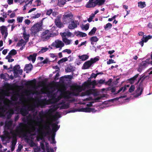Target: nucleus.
<instances>
[{
  "mask_svg": "<svg viewBox=\"0 0 152 152\" xmlns=\"http://www.w3.org/2000/svg\"><path fill=\"white\" fill-rule=\"evenodd\" d=\"M24 124L23 123H20L19 126L16 128V131L19 134L22 135L23 137H26V134L24 131Z\"/></svg>",
  "mask_w": 152,
  "mask_h": 152,
  "instance_id": "obj_4",
  "label": "nucleus"
},
{
  "mask_svg": "<svg viewBox=\"0 0 152 152\" xmlns=\"http://www.w3.org/2000/svg\"><path fill=\"white\" fill-rule=\"evenodd\" d=\"M54 22L56 26L61 28L64 27L63 24L61 22V17L58 16L55 19Z\"/></svg>",
  "mask_w": 152,
  "mask_h": 152,
  "instance_id": "obj_12",
  "label": "nucleus"
},
{
  "mask_svg": "<svg viewBox=\"0 0 152 152\" xmlns=\"http://www.w3.org/2000/svg\"><path fill=\"white\" fill-rule=\"evenodd\" d=\"M76 35L77 37H85L87 36L86 33L80 31H78L76 33Z\"/></svg>",
  "mask_w": 152,
  "mask_h": 152,
  "instance_id": "obj_30",
  "label": "nucleus"
},
{
  "mask_svg": "<svg viewBox=\"0 0 152 152\" xmlns=\"http://www.w3.org/2000/svg\"><path fill=\"white\" fill-rule=\"evenodd\" d=\"M58 122L53 123L52 124V131L54 132H56L59 129L60 126L57 125Z\"/></svg>",
  "mask_w": 152,
  "mask_h": 152,
  "instance_id": "obj_20",
  "label": "nucleus"
},
{
  "mask_svg": "<svg viewBox=\"0 0 152 152\" xmlns=\"http://www.w3.org/2000/svg\"><path fill=\"white\" fill-rule=\"evenodd\" d=\"M73 68L72 66L68 67L65 69V71L67 72H70L72 71Z\"/></svg>",
  "mask_w": 152,
  "mask_h": 152,
  "instance_id": "obj_54",
  "label": "nucleus"
},
{
  "mask_svg": "<svg viewBox=\"0 0 152 152\" xmlns=\"http://www.w3.org/2000/svg\"><path fill=\"white\" fill-rule=\"evenodd\" d=\"M68 61V58L67 57H65L64 58H62L58 61V63L60 64H61L63 63V62H66Z\"/></svg>",
  "mask_w": 152,
  "mask_h": 152,
  "instance_id": "obj_38",
  "label": "nucleus"
},
{
  "mask_svg": "<svg viewBox=\"0 0 152 152\" xmlns=\"http://www.w3.org/2000/svg\"><path fill=\"white\" fill-rule=\"evenodd\" d=\"M112 24L111 23H108L104 26V28L105 30L107 29V28L110 29L112 28Z\"/></svg>",
  "mask_w": 152,
  "mask_h": 152,
  "instance_id": "obj_40",
  "label": "nucleus"
},
{
  "mask_svg": "<svg viewBox=\"0 0 152 152\" xmlns=\"http://www.w3.org/2000/svg\"><path fill=\"white\" fill-rule=\"evenodd\" d=\"M95 110L94 108H92L89 107H86L84 108H81L78 110H74L70 111V112H75L76 111H81L85 112H93L94 110Z\"/></svg>",
  "mask_w": 152,
  "mask_h": 152,
  "instance_id": "obj_10",
  "label": "nucleus"
},
{
  "mask_svg": "<svg viewBox=\"0 0 152 152\" xmlns=\"http://www.w3.org/2000/svg\"><path fill=\"white\" fill-rule=\"evenodd\" d=\"M53 10L52 9H50L48 10L47 11L46 15H50L52 13Z\"/></svg>",
  "mask_w": 152,
  "mask_h": 152,
  "instance_id": "obj_55",
  "label": "nucleus"
},
{
  "mask_svg": "<svg viewBox=\"0 0 152 152\" xmlns=\"http://www.w3.org/2000/svg\"><path fill=\"white\" fill-rule=\"evenodd\" d=\"M135 86L134 85H132L131 86L130 88L129 89V93L132 92L134 90Z\"/></svg>",
  "mask_w": 152,
  "mask_h": 152,
  "instance_id": "obj_45",
  "label": "nucleus"
},
{
  "mask_svg": "<svg viewBox=\"0 0 152 152\" xmlns=\"http://www.w3.org/2000/svg\"><path fill=\"white\" fill-rule=\"evenodd\" d=\"M78 57L79 58L81 59L82 61H85L88 58L89 56L85 54L82 56H79Z\"/></svg>",
  "mask_w": 152,
  "mask_h": 152,
  "instance_id": "obj_27",
  "label": "nucleus"
},
{
  "mask_svg": "<svg viewBox=\"0 0 152 152\" xmlns=\"http://www.w3.org/2000/svg\"><path fill=\"white\" fill-rule=\"evenodd\" d=\"M45 115V113L42 111H41L39 113V118H44Z\"/></svg>",
  "mask_w": 152,
  "mask_h": 152,
  "instance_id": "obj_50",
  "label": "nucleus"
},
{
  "mask_svg": "<svg viewBox=\"0 0 152 152\" xmlns=\"http://www.w3.org/2000/svg\"><path fill=\"white\" fill-rule=\"evenodd\" d=\"M17 141L16 138L15 137H13L12 141V144L11 145V150L13 151L14 150L15 146L16 145Z\"/></svg>",
  "mask_w": 152,
  "mask_h": 152,
  "instance_id": "obj_19",
  "label": "nucleus"
},
{
  "mask_svg": "<svg viewBox=\"0 0 152 152\" xmlns=\"http://www.w3.org/2000/svg\"><path fill=\"white\" fill-rule=\"evenodd\" d=\"M95 17L94 15L93 14H92L89 17V18L88 19V22H90L92 21L93 18Z\"/></svg>",
  "mask_w": 152,
  "mask_h": 152,
  "instance_id": "obj_46",
  "label": "nucleus"
},
{
  "mask_svg": "<svg viewBox=\"0 0 152 152\" xmlns=\"http://www.w3.org/2000/svg\"><path fill=\"white\" fill-rule=\"evenodd\" d=\"M38 119H39L40 121H38L37 122V125L39 124L40 123L43 122H44V120L43 119V118H38Z\"/></svg>",
  "mask_w": 152,
  "mask_h": 152,
  "instance_id": "obj_58",
  "label": "nucleus"
},
{
  "mask_svg": "<svg viewBox=\"0 0 152 152\" xmlns=\"http://www.w3.org/2000/svg\"><path fill=\"white\" fill-rule=\"evenodd\" d=\"M73 15L71 12L65 13L63 15L62 20L64 24L70 23L73 20Z\"/></svg>",
  "mask_w": 152,
  "mask_h": 152,
  "instance_id": "obj_2",
  "label": "nucleus"
},
{
  "mask_svg": "<svg viewBox=\"0 0 152 152\" xmlns=\"http://www.w3.org/2000/svg\"><path fill=\"white\" fill-rule=\"evenodd\" d=\"M115 63V62H114V60L112 59H109L108 61H107V63L108 64H109L112 63Z\"/></svg>",
  "mask_w": 152,
  "mask_h": 152,
  "instance_id": "obj_63",
  "label": "nucleus"
},
{
  "mask_svg": "<svg viewBox=\"0 0 152 152\" xmlns=\"http://www.w3.org/2000/svg\"><path fill=\"white\" fill-rule=\"evenodd\" d=\"M90 40L91 41V43L92 45L94 44V42H96L98 41L99 39L96 36H93L91 37Z\"/></svg>",
  "mask_w": 152,
  "mask_h": 152,
  "instance_id": "obj_28",
  "label": "nucleus"
},
{
  "mask_svg": "<svg viewBox=\"0 0 152 152\" xmlns=\"http://www.w3.org/2000/svg\"><path fill=\"white\" fill-rule=\"evenodd\" d=\"M97 84L98 83H97V82L95 80H94L92 81L90 84L91 86L92 85L93 88H94V86Z\"/></svg>",
  "mask_w": 152,
  "mask_h": 152,
  "instance_id": "obj_53",
  "label": "nucleus"
},
{
  "mask_svg": "<svg viewBox=\"0 0 152 152\" xmlns=\"http://www.w3.org/2000/svg\"><path fill=\"white\" fill-rule=\"evenodd\" d=\"M41 15V13H37V14L35 15L34 16L32 17V18H36L39 17Z\"/></svg>",
  "mask_w": 152,
  "mask_h": 152,
  "instance_id": "obj_57",
  "label": "nucleus"
},
{
  "mask_svg": "<svg viewBox=\"0 0 152 152\" xmlns=\"http://www.w3.org/2000/svg\"><path fill=\"white\" fill-rule=\"evenodd\" d=\"M44 19V18L42 19V20L41 21L40 23L35 24L32 27L31 31L32 33L34 35L36 34L39 31H41L43 29L42 28V21Z\"/></svg>",
  "mask_w": 152,
  "mask_h": 152,
  "instance_id": "obj_1",
  "label": "nucleus"
},
{
  "mask_svg": "<svg viewBox=\"0 0 152 152\" xmlns=\"http://www.w3.org/2000/svg\"><path fill=\"white\" fill-rule=\"evenodd\" d=\"M33 68L32 65L31 64H27L25 65L24 69V70L27 71L26 72L27 73H28L27 71H31Z\"/></svg>",
  "mask_w": 152,
  "mask_h": 152,
  "instance_id": "obj_23",
  "label": "nucleus"
},
{
  "mask_svg": "<svg viewBox=\"0 0 152 152\" xmlns=\"http://www.w3.org/2000/svg\"><path fill=\"white\" fill-rule=\"evenodd\" d=\"M96 30L97 29L96 27H93L91 31L88 33V35L89 36H91L94 34L95 33Z\"/></svg>",
  "mask_w": 152,
  "mask_h": 152,
  "instance_id": "obj_35",
  "label": "nucleus"
},
{
  "mask_svg": "<svg viewBox=\"0 0 152 152\" xmlns=\"http://www.w3.org/2000/svg\"><path fill=\"white\" fill-rule=\"evenodd\" d=\"M14 112L13 110L12 109H10L9 110L7 113V118L8 119H10L12 115L14 114Z\"/></svg>",
  "mask_w": 152,
  "mask_h": 152,
  "instance_id": "obj_26",
  "label": "nucleus"
},
{
  "mask_svg": "<svg viewBox=\"0 0 152 152\" xmlns=\"http://www.w3.org/2000/svg\"><path fill=\"white\" fill-rule=\"evenodd\" d=\"M62 52H66L68 54H70L71 52V50L70 49H66L64 50H63L62 51Z\"/></svg>",
  "mask_w": 152,
  "mask_h": 152,
  "instance_id": "obj_61",
  "label": "nucleus"
},
{
  "mask_svg": "<svg viewBox=\"0 0 152 152\" xmlns=\"http://www.w3.org/2000/svg\"><path fill=\"white\" fill-rule=\"evenodd\" d=\"M12 123V121L11 120L9 121H6L5 122V127L7 128H9L11 127Z\"/></svg>",
  "mask_w": 152,
  "mask_h": 152,
  "instance_id": "obj_29",
  "label": "nucleus"
},
{
  "mask_svg": "<svg viewBox=\"0 0 152 152\" xmlns=\"http://www.w3.org/2000/svg\"><path fill=\"white\" fill-rule=\"evenodd\" d=\"M0 28L1 34L3 35L4 34V38H6L8 35L7 28L4 26H1Z\"/></svg>",
  "mask_w": 152,
  "mask_h": 152,
  "instance_id": "obj_14",
  "label": "nucleus"
},
{
  "mask_svg": "<svg viewBox=\"0 0 152 152\" xmlns=\"http://www.w3.org/2000/svg\"><path fill=\"white\" fill-rule=\"evenodd\" d=\"M62 40L64 42L66 45H69L72 41L71 40L68 39L67 38H63Z\"/></svg>",
  "mask_w": 152,
  "mask_h": 152,
  "instance_id": "obj_36",
  "label": "nucleus"
},
{
  "mask_svg": "<svg viewBox=\"0 0 152 152\" xmlns=\"http://www.w3.org/2000/svg\"><path fill=\"white\" fill-rule=\"evenodd\" d=\"M89 23L86 24L85 25L83 26L82 27V29H85L86 31L87 30L89 29Z\"/></svg>",
  "mask_w": 152,
  "mask_h": 152,
  "instance_id": "obj_48",
  "label": "nucleus"
},
{
  "mask_svg": "<svg viewBox=\"0 0 152 152\" xmlns=\"http://www.w3.org/2000/svg\"><path fill=\"white\" fill-rule=\"evenodd\" d=\"M55 133H53L52 134L51 136V139L52 140V142H51V143L52 144L55 143H56V142L55 141Z\"/></svg>",
  "mask_w": 152,
  "mask_h": 152,
  "instance_id": "obj_47",
  "label": "nucleus"
},
{
  "mask_svg": "<svg viewBox=\"0 0 152 152\" xmlns=\"http://www.w3.org/2000/svg\"><path fill=\"white\" fill-rule=\"evenodd\" d=\"M90 86H91L90 84L87 81L85 82L82 84L83 87H84L85 88H88Z\"/></svg>",
  "mask_w": 152,
  "mask_h": 152,
  "instance_id": "obj_41",
  "label": "nucleus"
},
{
  "mask_svg": "<svg viewBox=\"0 0 152 152\" xmlns=\"http://www.w3.org/2000/svg\"><path fill=\"white\" fill-rule=\"evenodd\" d=\"M23 17H18L17 18V21L18 23H21L22 21Z\"/></svg>",
  "mask_w": 152,
  "mask_h": 152,
  "instance_id": "obj_56",
  "label": "nucleus"
},
{
  "mask_svg": "<svg viewBox=\"0 0 152 152\" xmlns=\"http://www.w3.org/2000/svg\"><path fill=\"white\" fill-rule=\"evenodd\" d=\"M145 3V1H140L138 3V6L141 8H143L146 6Z\"/></svg>",
  "mask_w": 152,
  "mask_h": 152,
  "instance_id": "obj_34",
  "label": "nucleus"
},
{
  "mask_svg": "<svg viewBox=\"0 0 152 152\" xmlns=\"http://www.w3.org/2000/svg\"><path fill=\"white\" fill-rule=\"evenodd\" d=\"M60 34L61 35L62 39H63V38H66V32H64V33H60Z\"/></svg>",
  "mask_w": 152,
  "mask_h": 152,
  "instance_id": "obj_62",
  "label": "nucleus"
},
{
  "mask_svg": "<svg viewBox=\"0 0 152 152\" xmlns=\"http://www.w3.org/2000/svg\"><path fill=\"white\" fill-rule=\"evenodd\" d=\"M147 60L148 61V64L152 65V55H151V58L147 59Z\"/></svg>",
  "mask_w": 152,
  "mask_h": 152,
  "instance_id": "obj_64",
  "label": "nucleus"
},
{
  "mask_svg": "<svg viewBox=\"0 0 152 152\" xmlns=\"http://www.w3.org/2000/svg\"><path fill=\"white\" fill-rule=\"evenodd\" d=\"M23 30H24V31H23V38L25 40V41L26 42H27L29 40V37H30V35L29 34H26V30L25 28H23Z\"/></svg>",
  "mask_w": 152,
  "mask_h": 152,
  "instance_id": "obj_21",
  "label": "nucleus"
},
{
  "mask_svg": "<svg viewBox=\"0 0 152 152\" xmlns=\"http://www.w3.org/2000/svg\"><path fill=\"white\" fill-rule=\"evenodd\" d=\"M25 99L24 97L23 96H22L20 97L19 101L18 102V103L19 104H21L22 105H25L24 102L23 100Z\"/></svg>",
  "mask_w": 152,
  "mask_h": 152,
  "instance_id": "obj_33",
  "label": "nucleus"
},
{
  "mask_svg": "<svg viewBox=\"0 0 152 152\" xmlns=\"http://www.w3.org/2000/svg\"><path fill=\"white\" fill-rule=\"evenodd\" d=\"M68 26V28L71 30L77 27L79 25V23L78 20H73L70 22Z\"/></svg>",
  "mask_w": 152,
  "mask_h": 152,
  "instance_id": "obj_11",
  "label": "nucleus"
},
{
  "mask_svg": "<svg viewBox=\"0 0 152 152\" xmlns=\"http://www.w3.org/2000/svg\"><path fill=\"white\" fill-rule=\"evenodd\" d=\"M95 1L96 5L101 6L104 4L105 0H96Z\"/></svg>",
  "mask_w": 152,
  "mask_h": 152,
  "instance_id": "obj_32",
  "label": "nucleus"
},
{
  "mask_svg": "<svg viewBox=\"0 0 152 152\" xmlns=\"http://www.w3.org/2000/svg\"><path fill=\"white\" fill-rule=\"evenodd\" d=\"M69 107V105L68 104H64L60 107L61 109H66Z\"/></svg>",
  "mask_w": 152,
  "mask_h": 152,
  "instance_id": "obj_39",
  "label": "nucleus"
},
{
  "mask_svg": "<svg viewBox=\"0 0 152 152\" xmlns=\"http://www.w3.org/2000/svg\"><path fill=\"white\" fill-rule=\"evenodd\" d=\"M146 77H145V75L142 76V75H141L140 76V78H141V81L140 82L139 84L140 85H142L143 86V82L144 81Z\"/></svg>",
  "mask_w": 152,
  "mask_h": 152,
  "instance_id": "obj_44",
  "label": "nucleus"
},
{
  "mask_svg": "<svg viewBox=\"0 0 152 152\" xmlns=\"http://www.w3.org/2000/svg\"><path fill=\"white\" fill-rule=\"evenodd\" d=\"M52 33L49 30H46L43 32L41 34V37L43 41L49 39L51 37Z\"/></svg>",
  "mask_w": 152,
  "mask_h": 152,
  "instance_id": "obj_6",
  "label": "nucleus"
},
{
  "mask_svg": "<svg viewBox=\"0 0 152 152\" xmlns=\"http://www.w3.org/2000/svg\"><path fill=\"white\" fill-rule=\"evenodd\" d=\"M30 106L25 105H22L20 108H17L20 111V113L24 116H25L28 114L29 111L30 110Z\"/></svg>",
  "mask_w": 152,
  "mask_h": 152,
  "instance_id": "obj_5",
  "label": "nucleus"
},
{
  "mask_svg": "<svg viewBox=\"0 0 152 152\" xmlns=\"http://www.w3.org/2000/svg\"><path fill=\"white\" fill-rule=\"evenodd\" d=\"M36 83V80L34 79L33 80L28 81L25 83V85L27 86H30L32 84L35 85Z\"/></svg>",
  "mask_w": 152,
  "mask_h": 152,
  "instance_id": "obj_25",
  "label": "nucleus"
},
{
  "mask_svg": "<svg viewBox=\"0 0 152 152\" xmlns=\"http://www.w3.org/2000/svg\"><path fill=\"white\" fill-rule=\"evenodd\" d=\"M53 124V123L51 121H48L47 122L46 124L44 126V128L47 131L46 132H43L42 133L43 135H44L45 136L46 135H49L50 134V132H51L50 125L52 126Z\"/></svg>",
  "mask_w": 152,
  "mask_h": 152,
  "instance_id": "obj_7",
  "label": "nucleus"
},
{
  "mask_svg": "<svg viewBox=\"0 0 152 152\" xmlns=\"http://www.w3.org/2000/svg\"><path fill=\"white\" fill-rule=\"evenodd\" d=\"M99 60V59L96 57L94 58H91L90 60L86 62L83 64L82 69H87L90 67L92 65Z\"/></svg>",
  "mask_w": 152,
  "mask_h": 152,
  "instance_id": "obj_3",
  "label": "nucleus"
},
{
  "mask_svg": "<svg viewBox=\"0 0 152 152\" xmlns=\"http://www.w3.org/2000/svg\"><path fill=\"white\" fill-rule=\"evenodd\" d=\"M96 5V1H89L86 5V7L87 8H92L95 7Z\"/></svg>",
  "mask_w": 152,
  "mask_h": 152,
  "instance_id": "obj_15",
  "label": "nucleus"
},
{
  "mask_svg": "<svg viewBox=\"0 0 152 152\" xmlns=\"http://www.w3.org/2000/svg\"><path fill=\"white\" fill-rule=\"evenodd\" d=\"M4 88L7 90H10L12 88V86L9 83H6L4 85Z\"/></svg>",
  "mask_w": 152,
  "mask_h": 152,
  "instance_id": "obj_37",
  "label": "nucleus"
},
{
  "mask_svg": "<svg viewBox=\"0 0 152 152\" xmlns=\"http://www.w3.org/2000/svg\"><path fill=\"white\" fill-rule=\"evenodd\" d=\"M58 108V107L57 106H54L49 110L47 113L50 115H51L53 112L56 111Z\"/></svg>",
  "mask_w": 152,
  "mask_h": 152,
  "instance_id": "obj_18",
  "label": "nucleus"
},
{
  "mask_svg": "<svg viewBox=\"0 0 152 152\" xmlns=\"http://www.w3.org/2000/svg\"><path fill=\"white\" fill-rule=\"evenodd\" d=\"M94 91V90L92 89H89L86 90L84 92L82 93V95L83 96L89 95L92 94L93 93Z\"/></svg>",
  "mask_w": 152,
  "mask_h": 152,
  "instance_id": "obj_22",
  "label": "nucleus"
},
{
  "mask_svg": "<svg viewBox=\"0 0 152 152\" xmlns=\"http://www.w3.org/2000/svg\"><path fill=\"white\" fill-rule=\"evenodd\" d=\"M53 92V91H47L46 92V93L45 92H42V93H45L47 94L48 96H49Z\"/></svg>",
  "mask_w": 152,
  "mask_h": 152,
  "instance_id": "obj_60",
  "label": "nucleus"
},
{
  "mask_svg": "<svg viewBox=\"0 0 152 152\" xmlns=\"http://www.w3.org/2000/svg\"><path fill=\"white\" fill-rule=\"evenodd\" d=\"M48 50V48L42 47L41 50L39 51V53H43L46 52Z\"/></svg>",
  "mask_w": 152,
  "mask_h": 152,
  "instance_id": "obj_43",
  "label": "nucleus"
},
{
  "mask_svg": "<svg viewBox=\"0 0 152 152\" xmlns=\"http://www.w3.org/2000/svg\"><path fill=\"white\" fill-rule=\"evenodd\" d=\"M18 69L20 68V66H19V65H16L15 66H14L13 68V72H15V71H18Z\"/></svg>",
  "mask_w": 152,
  "mask_h": 152,
  "instance_id": "obj_59",
  "label": "nucleus"
},
{
  "mask_svg": "<svg viewBox=\"0 0 152 152\" xmlns=\"http://www.w3.org/2000/svg\"><path fill=\"white\" fill-rule=\"evenodd\" d=\"M51 45L57 48H60L59 49L60 50L64 46V44L61 41L57 39L53 42Z\"/></svg>",
  "mask_w": 152,
  "mask_h": 152,
  "instance_id": "obj_9",
  "label": "nucleus"
},
{
  "mask_svg": "<svg viewBox=\"0 0 152 152\" xmlns=\"http://www.w3.org/2000/svg\"><path fill=\"white\" fill-rule=\"evenodd\" d=\"M152 38V36L149 35L148 36L145 37L144 39V41L145 42H146L148 39H151Z\"/></svg>",
  "mask_w": 152,
  "mask_h": 152,
  "instance_id": "obj_49",
  "label": "nucleus"
},
{
  "mask_svg": "<svg viewBox=\"0 0 152 152\" xmlns=\"http://www.w3.org/2000/svg\"><path fill=\"white\" fill-rule=\"evenodd\" d=\"M139 75L138 74H136L133 77L129 79V81H130V83L131 84H132L134 83V81L136 80V78L138 77Z\"/></svg>",
  "mask_w": 152,
  "mask_h": 152,
  "instance_id": "obj_31",
  "label": "nucleus"
},
{
  "mask_svg": "<svg viewBox=\"0 0 152 152\" xmlns=\"http://www.w3.org/2000/svg\"><path fill=\"white\" fill-rule=\"evenodd\" d=\"M37 56L36 53H34L32 55H30L29 56L27 57V58L29 61H31L33 63H34L36 59V57Z\"/></svg>",
  "mask_w": 152,
  "mask_h": 152,
  "instance_id": "obj_16",
  "label": "nucleus"
},
{
  "mask_svg": "<svg viewBox=\"0 0 152 152\" xmlns=\"http://www.w3.org/2000/svg\"><path fill=\"white\" fill-rule=\"evenodd\" d=\"M71 88L74 91L80 92L82 90V87L80 86L75 84L73 85L71 87Z\"/></svg>",
  "mask_w": 152,
  "mask_h": 152,
  "instance_id": "obj_17",
  "label": "nucleus"
},
{
  "mask_svg": "<svg viewBox=\"0 0 152 152\" xmlns=\"http://www.w3.org/2000/svg\"><path fill=\"white\" fill-rule=\"evenodd\" d=\"M0 77L1 79H3L5 81H7L9 79H7L6 78L5 75L2 73L1 74Z\"/></svg>",
  "mask_w": 152,
  "mask_h": 152,
  "instance_id": "obj_51",
  "label": "nucleus"
},
{
  "mask_svg": "<svg viewBox=\"0 0 152 152\" xmlns=\"http://www.w3.org/2000/svg\"><path fill=\"white\" fill-rule=\"evenodd\" d=\"M17 53L15 49H12L9 53V55H15Z\"/></svg>",
  "mask_w": 152,
  "mask_h": 152,
  "instance_id": "obj_42",
  "label": "nucleus"
},
{
  "mask_svg": "<svg viewBox=\"0 0 152 152\" xmlns=\"http://www.w3.org/2000/svg\"><path fill=\"white\" fill-rule=\"evenodd\" d=\"M27 43L23 39H22L19 41L17 44V46L20 47L22 45H26Z\"/></svg>",
  "mask_w": 152,
  "mask_h": 152,
  "instance_id": "obj_24",
  "label": "nucleus"
},
{
  "mask_svg": "<svg viewBox=\"0 0 152 152\" xmlns=\"http://www.w3.org/2000/svg\"><path fill=\"white\" fill-rule=\"evenodd\" d=\"M142 85L139 84L136 90L135 91L136 94L135 95V97H137L141 95L143 92V88Z\"/></svg>",
  "mask_w": 152,
  "mask_h": 152,
  "instance_id": "obj_13",
  "label": "nucleus"
},
{
  "mask_svg": "<svg viewBox=\"0 0 152 152\" xmlns=\"http://www.w3.org/2000/svg\"><path fill=\"white\" fill-rule=\"evenodd\" d=\"M148 64L147 59L145 61H142L139 64L137 70L140 72H141L143 70L147 67Z\"/></svg>",
  "mask_w": 152,
  "mask_h": 152,
  "instance_id": "obj_8",
  "label": "nucleus"
},
{
  "mask_svg": "<svg viewBox=\"0 0 152 152\" xmlns=\"http://www.w3.org/2000/svg\"><path fill=\"white\" fill-rule=\"evenodd\" d=\"M34 3L37 6H40L41 4V1L40 0H37L34 2Z\"/></svg>",
  "mask_w": 152,
  "mask_h": 152,
  "instance_id": "obj_52",
  "label": "nucleus"
}]
</instances>
